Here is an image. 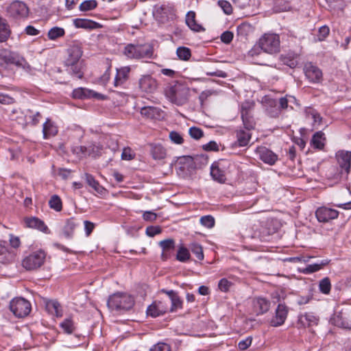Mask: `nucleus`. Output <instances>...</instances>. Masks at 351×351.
I'll use <instances>...</instances> for the list:
<instances>
[{"mask_svg": "<svg viewBox=\"0 0 351 351\" xmlns=\"http://www.w3.org/2000/svg\"><path fill=\"white\" fill-rule=\"evenodd\" d=\"M67 58L64 61L65 71L71 76L82 79L84 77L82 45L74 42L67 49Z\"/></svg>", "mask_w": 351, "mask_h": 351, "instance_id": "f257e3e1", "label": "nucleus"}, {"mask_svg": "<svg viewBox=\"0 0 351 351\" xmlns=\"http://www.w3.org/2000/svg\"><path fill=\"white\" fill-rule=\"evenodd\" d=\"M123 54L130 59H152L154 58V47L149 43L134 42L124 47Z\"/></svg>", "mask_w": 351, "mask_h": 351, "instance_id": "f03ea898", "label": "nucleus"}, {"mask_svg": "<svg viewBox=\"0 0 351 351\" xmlns=\"http://www.w3.org/2000/svg\"><path fill=\"white\" fill-rule=\"evenodd\" d=\"M165 93L171 103L182 106L188 101L189 88L184 84L176 82L174 84L167 86Z\"/></svg>", "mask_w": 351, "mask_h": 351, "instance_id": "7ed1b4c3", "label": "nucleus"}, {"mask_svg": "<svg viewBox=\"0 0 351 351\" xmlns=\"http://www.w3.org/2000/svg\"><path fill=\"white\" fill-rule=\"evenodd\" d=\"M134 304V298L127 293H117L110 295L108 300L107 305L109 308L117 311H128Z\"/></svg>", "mask_w": 351, "mask_h": 351, "instance_id": "20e7f679", "label": "nucleus"}, {"mask_svg": "<svg viewBox=\"0 0 351 351\" xmlns=\"http://www.w3.org/2000/svg\"><path fill=\"white\" fill-rule=\"evenodd\" d=\"M202 160V164L207 162V156L202 155H196L193 157L191 156H183L178 158V169L182 173L187 174L190 173L193 170L201 168V165H198V160Z\"/></svg>", "mask_w": 351, "mask_h": 351, "instance_id": "39448f33", "label": "nucleus"}, {"mask_svg": "<svg viewBox=\"0 0 351 351\" xmlns=\"http://www.w3.org/2000/svg\"><path fill=\"white\" fill-rule=\"evenodd\" d=\"M280 37L276 34H265L258 40L260 48L269 54L280 51Z\"/></svg>", "mask_w": 351, "mask_h": 351, "instance_id": "423d86ee", "label": "nucleus"}, {"mask_svg": "<svg viewBox=\"0 0 351 351\" xmlns=\"http://www.w3.org/2000/svg\"><path fill=\"white\" fill-rule=\"evenodd\" d=\"M29 12V8L21 1H14L6 8L7 16L14 21L25 19Z\"/></svg>", "mask_w": 351, "mask_h": 351, "instance_id": "0eeeda50", "label": "nucleus"}, {"mask_svg": "<svg viewBox=\"0 0 351 351\" xmlns=\"http://www.w3.org/2000/svg\"><path fill=\"white\" fill-rule=\"evenodd\" d=\"M31 304L23 298H16L11 300L10 309L17 317H24L31 311Z\"/></svg>", "mask_w": 351, "mask_h": 351, "instance_id": "6e6552de", "label": "nucleus"}, {"mask_svg": "<svg viewBox=\"0 0 351 351\" xmlns=\"http://www.w3.org/2000/svg\"><path fill=\"white\" fill-rule=\"evenodd\" d=\"M341 178H347L351 169V152L339 151L336 154Z\"/></svg>", "mask_w": 351, "mask_h": 351, "instance_id": "1a4fd4ad", "label": "nucleus"}, {"mask_svg": "<svg viewBox=\"0 0 351 351\" xmlns=\"http://www.w3.org/2000/svg\"><path fill=\"white\" fill-rule=\"evenodd\" d=\"M44 251L39 250L30 254L23 260V266L27 270H34L43 265L45 259Z\"/></svg>", "mask_w": 351, "mask_h": 351, "instance_id": "9d476101", "label": "nucleus"}, {"mask_svg": "<svg viewBox=\"0 0 351 351\" xmlns=\"http://www.w3.org/2000/svg\"><path fill=\"white\" fill-rule=\"evenodd\" d=\"M0 60L6 64H12L16 66H22L23 62L26 63L25 59L19 53L4 48L0 49Z\"/></svg>", "mask_w": 351, "mask_h": 351, "instance_id": "9b49d317", "label": "nucleus"}, {"mask_svg": "<svg viewBox=\"0 0 351 351\" xmlns=\"http://www.w3.org/2000/svg\"><path fill=\"white\" fill-rule=\"evenodd\" d=\"M288 313V307L285 304H279L275 311V315L270 320V325L273 327L282 326L287 319Z\"/></svg>", "mask_w": 351, "mask_h": 351, "instance_id": "f8f14e48", "label": "nucleus"}, {"mask_svg": "<svg viewBox=\"0 0 351 351\" xmlns=\"http://www.w3.org/2000/svg\"><path fill=\"white\" fill-rule=\"evenodd\" d=\"M315 216L319 222L326 223L330 220L337 219L339 216V211L322 206L317 209Z\"/></svg>", "mask_w": 351, "mask_h": 351, "instance_id": "ddd939ff", "label": "nucleus"}, {"mask_svg": "<svg viewBox=\"0 0 351 351\" xmlns=\"http://www.w3.org/2000/svg\"><path fill=\"white\" fill-rule=\"evenodd\" d=\"M330 322L331 324L339 328L351 329V324L348 321L346 314L342 311L335 310L330 317Z\"/></svg>", "mask_w": 351, "mask_h": 351, "instance_id": "4468645a", "label": "nucleus"}, {"mask_svg": "<svg viewBox=\"0 0 351 351\" xmlns=\"http://www.w3.org/2000/svg\"><path fill=\"white\" fill-rule=\"evenodd\" d=\"M72 97L74 99H88V98H96L98 99H104L105 96L96 93L92 90L86 88H77L73 90L72 93Z\"/></svg>", "mask_w": 351, "mask_h": 351, "instance_id": "2eb2a0df", "label": "nucleus"}, {"mask_svg": "<svg viewBox=\"0 0 351 351\" xmlns=\"http://www.w3.org/2000/svg\"><path fill=\"white\" fill-rule=\"evenodd\" d=\"M138 84L141 90L147 93H153L158 87L156 80L150 75H143Z\"/></svg>", "mask_w": 351, "mask_h": 351, "instance_id": "dca6fc26", "label": "nucleus"}, {"mask_svg": "<svg viewBox=\"0 0 351 351\" xmlns=\"http://www.w3.org/2000/svg\"><path fill=\"white\" fill-rule=\"evenodd\" d=\"M304 71L306 77L311 82L317 83L322 79V71L311 62H308L304 65Z\"/></svg>", "mask_w": 351, "mask_h": 351, "instance_id": "f3484780", "label": "nucleus"}, {"mask_svg": "<svg viewBox=\"0 0 351 351\" xmlns=\"http://www.w3.org/2000/svg\"><path fill=\"white\" fill-rule=\"evenodd\" d=\"M259 158L265 163L273 165L278 160V156L265 147H258L256 150Z\"/></svg>", "mask_w": 351, "mask_h": 351, "instance_id": "a211bd4d", "label": "nucleus"}, {"mask_svg": "<svg viewBox=\"0 0 351 351\" xmlns=\"http://www.w3.org/2000/svg\"><path fill=\"white\" fill-rule=\"evenodd\" d=\"M319 317L313 313H305L298 316V324L302 327L316 326L319 322Z\"/></svg>", "mask_w": 351, "mask_h": 351, "instance_id": "6ab92c4d", "label": "nucleus"}, {"mask_svg": "<svg viewBox=\"0 0 351 351\" xmlns=\"http://www.w3.org/2000/svg\"><path fill=\"white\" fill-rule=\"evenodd\" d=\"M159 245L162 250L161 258L163 261H167L171 256L174 252L176 247L175 241L172 239H165L160 241Z\"/></svg>", "mask_w": 351, "mask_h": 351, "instance_id": "aec40b11", "label": "nucleus"}, {"mask_svg": "<svg viewBox=\"0 0 351 351\" xmlns=\"http://www.w3.org/2000/svg\"><path fill=\"white\" fill-rule=\"evenodd\" d=\"M270 301L264 298H256L253 300L254 311L257 315L267 313L270 308Z\"/></svg>", "mask_w": 351, "mask_h": 351, "instance_id": "412c9836", "label": "nucleus"}, {"mask_svg": "<svg viewBox=\"0 0 351 351\" xmlns=\"http://www.w3.org/2000/svg\"><path fill=\"white\" fill-rule=\"evenodd\" d=\"M167 311V307L163 305L160 301H155L147 307V315L152 317H156L165 314Z\"/></svg>", "mask_w": 351, "mask_h": 351, "instance_id": "4be33fe9", "label": "nucleus"}, {"mask_svg": "<svg viewBox=\"0 0 351 351\" xmlns=\"http://www.w3.org/2000/svg\"><path fill=\"white\" fill-rule=\"evenodd\" d=\"M130 71V68L129 66H123L117 69L114 80V86L115 87L123 86L129 79Z\"/></svg>", "mask_w": 351, "mask_h": 351, "instance_id": "5701e85b", "label": "nucleus"}, {"mask_svg": "<svg viewBox=\"0 0 351 351\" xmlns=\"http://www.w3.org/2000/svg\"><path fill=\"white\" fill-rule=\"evenodd\" d=\"M95 146L94 145L88 147L75 145L71 147L72 153L78 158L81 159L87 156H93Z\"/></svg>", "mask_w": 351, "mask_h": 351, "instance_id": "b1692460", "label": "nucleus"}, {"mask_svg": "<svg viewBox=\"0 0 351 351\" xmlns=\"http://www.w3.org/2000/svg\"><path fill=\"white\" fill-rule=\"evenodd\" d=\"M58 127L51 119L47 118L43 125V134L45 139H48L58 134Z\"/></svg>", "mask_w": 351, "mask_h": 351, "instance_id": "393cba45", "label": "nucleus"}, {"mask_svg": "<svg viewBox=\"0 0 351 351\" xmlns=\"http://www.w3.org/2000/svg\"><path fill=\"white\" fill-rule=\"evenodd\" d=\"M73 24L77 28L86 29H95L101 27L99 23L87 19H75L73 20Z\"/></svg>", "mask_w": 351, "mask_h": 351, "instance_id": "a878e982", "label": "nucleus"}, {"mask_svg": "<svg viewBox=\"0 0 351 351\" xmlns=\"http://www.w3.org/2000/svg\"><path fill=\"white\" fill-rule=\"evenodd\" d=\"M162 113V111L160 109L154 106H145L141 110L142 116L151 119H160Z\"/></svg>", "mask_w": 351, "mask_h": 351, "instance_id": "bb28decb", "label": "nucleus"}, {"mask_svg": "<svg viewBox=\"0 0 351 351\" xmlns=\"http://www.w3.org/2000/svg\"><path fill=\"white\" fill-rule=\"evenodd\" d=\"M25 223L27 227L38 229V230L45 233L49 230L44 221L36 217L26 218L25 219Z\"/></svg>", "mask_w": 351, "mask_h": 351, "instance_id": "cd10ccee", "label": "nucleus"}, {"mask_svg": "<svg viewBox=\"0 0 351 351\" xmlns=\"http://www.w3.org/2000/svg\"><path fill=\"white\" fill-rule=\"evenodd\" d=\"M150 154L154 160H162L166 157V149L160 143H150Z\"/></svg>", "mask_w": 351, "mask_h": 351, "instance_id": "c85d7f7f", "label": "nucleus"}, {"mask_svg": "<svg viewBox=\"0 0 351 351\" xmlns=\"http://www.w3.org/2000/svg\"><path fill=\"white\" fill-rule=\"evenodd\" d=\"M195 12L193 11H189L186 15V24L187 26L194 32L204 31V28L199 24H198L195 20Z\"/></svg>", "mask_w": 351, "mask_h": 351, "instance_id": "c756f323", "label": "nucleus"}, {"mask_svg": "<svg viewBox=\"0 0 351 351\" xmlns=\"http://www.w3.org/2000/svg\"><path fill=\"white\" fill-rule=\"evenodd\" d=\"M241 114L245 130L250 131L254 129L255 122L253 118L250 115L247 108L242 106Z\"/></svg>", "mask_w": 351, "mask_h": 351, "instance_id": "7c9ffc66", "label": "nucleus"}, {"mask_svg": "<svg viewBox=\"0 0 351 351\" xmlns=\"http://www.w3.org/2000/svg\"><path fill=\"white\" fill-rule=\"evenodd\" d=\"M210 175L213 179L219 183H224L226 178L224 171L219 167V163L215 162L210 167Z\"/></svg>", "mask_w": 351, "mask_h": 351, "instance_id": "2f4dec72", "label": "nucleus"}, {"mask_svg": "<svg viewBox=\"0 0 351 351\" xmlns=\"http://www.w3.org/2000/svg\"><path fill=\"white\" fill-rule=\"evenodd\" d=\"M45 308L49 313L56 317L62 315V311L60 304L55 300H47L45 302Z\"/></svg>", "mask_w": 351, "mask_h": 351, "instance_id": "473e14b6", "label": "nucleus"}, {"mask_svg": "<svg viewBox=\"0 0 351 351\" xmlns=\"http://www.w3.org/2000/svg\"><path fill=\"white\" fill-rule=\"evenodd\" d=\"M10 25L5 19L0 16V43H4L8 40L11 35Z\"/></svg>", "mask_w": 351, "mask_h": 351, "instance_id": "72a5a7b5", "label": "nucleus"}, {"mask_svg": "<svg viewBox=\"0 0 351 351\" xmlns=\"http://www.w3.org/2000/svg\"><path fill=\"white\" fill-rule=\"evenodd\" d=\"M237 143L238 146L244 147L248 145L251 138V134L250 131L240 128L237 130Z\"/></svg>", "mask_w": 351, "mask_h": 351, "instance_id": "f704fd0d", "label": "nucleus"}, {"mask_svg": "<svg viewBox=\"0 0 351 351\" xmlns=\"http://www.w3.org/2000/svg\"><path fill=\"white\" fill-rule=\"evenodd\" d=\"M325 140L324 133L319 131L313 134L311 141V145L313 148L321 150L324 147Z\"/></svg>", "mask_w": 351, "mask_h": 351, "instance_id": "c9c22d12", "label": "nucleus"}, {"mask_svg": "<svg viewBox=\"0 0 351 351\" xmlns=\"http://www.w3.org/2000/svg\"><path fill=\"white\" fill-rule=\"evenodd\" d=\"M85 179L87 184L92 187L97 193L103 194L105 189L100 185L99 182L96 180L93 176L90 173H85Z\"/></svg>", "mask_w": 351, "mask_h": 351, "instance_id": "e433bc0d", "label": "nucleus"}, {"mask_svg": "<svg viewBox=\"0 0 351 351\" xmlns=\"http://www.w3.org/2000/svg\"><path fill=\"white\" fill-rule=\"evenodd\" d=\"M329 261L327 259L322 260L319 263L310 264L306 265V267L304 269L303 272L306 274H310L317 271L322 269L324 266L327 265L329 263Z\"/></svg>", "mask_w": 351, "mask_h": 351, "instance_id": "4c0bfd02", "label": "nucleus"}, {"mask_svg": "<svg viewBox=\"0 0 351 351\" xmlns=\"http://www.w3.org/2000/svg\"><path fill=\"white\" fill-rule=\"evenodd\" d=\"M49 207L57 211L60 212L62 209V202L60 197L57 195H53L49 201Z\"/></svg>", "mask_w": 351, "mask_h": 351, "instance_id": "58836bf2", "label": "nucleus"}, {"mask_svg": "<svg viewBox=\"0 0 351 351\" xmlns=\"http://www.w3.org/2000/svg\"><path fill=\"white\" fill-rule=\"evenodd\" d=\"M65 34L63 28L59 27H53L51 28L47 34L49 40H54L58 38L62 37Z\"/></svg>", "mask_w": 351, "mask_h": 351, "instance_id": "ea45409f", "label": "nucleus"}, {"mask_svg": "<svg viewBox=\"0 0 351 351\" xmlns=\"http://www.w3.org/2000/svg\"><path fill=\"white\" fill-rule=\"evenodd\" d=\"M274 8L276 12H286L291 10V5L285 0H276Z\"/></svg>", "mask_w": 351, "mask_h": 351, "instance_id": "a19ab883", "label": "nucleus"}, {"mask_svg": "<svg viewBox=\"0 0 351 351\" xmlns=\"http://www.w3.org/2000/svg\"><path fill=\"white\" fill-rule=\"evenodd\" d=\"M319 291L324 294L328 295L331 290V282L328 277H325L319 282Z\"/></svg>", "mask_w": 351, "mask_h": 351, "instance_id": "79ce46f5", "label": "nucleus"}, {"mask_svg": "<svg viewBox=\"0 0 351 351\" xmlns=\"http://www.w3.org/2000/svg\"><path fill=\"white\" fill-rule=\"evenodd\" d=\"M176 54L180 60L187 61L191 56V51L188 47H179L177 48Z\"/></svg>", "mask_w": 351, "mask_h": 351, "instance_id": "37998d69", "label": "nucleus"}, {"mask_svg": "<svg viewBox=\"0 0 351 351\" xmlns=\"http://www.w3.org/2000/svg\"><path fill=\"white\" fill-rule=\"evenodd\" d=\"M190 250L195 255L199 261H202L204 258L203 248L201 245L197 243H193L189 245Z\"/></svg>", "mask_w": 351, "mask_h": 351, "instance_id": "c03bdc74", "label": "nucleus"}, {"mask_svg": "<svg viewBox=\"0 0 351 351\" xmlns=\"http://www.w3.org/2000/svg\"><path fill=\"white\" fill-rule=\"evenodd\" d=\"M268 104L270 106V108L267 109L268 114L273 118L278 117L280 113V110L276 107L277 101L275 99H269Z\"/></svg>", "mask_w": 351, "mask_h": 351, "instance_id": "a18cd8bd", "label": "nucleus"}, {"mask_svg": "<svg viewBox=\"0 0 351 351\" xmlns=\"http://www.w3.org/2000/svg\"><path fill=\"white\" fill-rule=\"evenodd\" d=\"M75 227L76 223L73 218L67 219L64 227V234L65 236L66 237H71Z\"/></svg>", "mask_w": 351, "mask_h": 351, "instance_id": "49530a36", "label": "nucleus"}, {"mask_svg": "<svg viewBox=\"0 0 351 351\" xmlns=\"http://www.w3.org/2000/svg\"><path fill=\"white\" fill-rule=\"evenodd\" d=\"M190 258V253L189 250L184 247L181 246L178 250L176 259L180 262H186L189 261Z\"/></svg>", "mask_w": 351, "mask_h": 351, "instance_id": "de8ad7c7", "label": "nucleus"}, {"mask_svg": "<svg viewBox=\"0 0 351 351\" xmlns=\"http://www.w3.org/2000/svg\"><path fill=\"white\" fill-rule=\"evenodd\" d=\"M97 6L96 0H86L80 5L79 9L80 11L86 12L94 10Z\"/></svg>", "mask_w": 351, "mask_h": 351, "instance_id": "09e8293b", "label": "nucleus"}, {"mask_svg": "<svg viewBox=\"0 0 351 351\" xmlns=\"http://www.w3.org/2000/svg\"><path fill=\"white\" fill-rule=\"evenodd\" d=\"M61 328L68 334L72 333L75 330V326L73 320L70 318L65 319L61 324Z\"/></svg>", "mask_w": 351, "mask_h": 351, "instance_id": "8fccbe9b", "label": "nucleus"}, {"mask_svg": "<svg viewBox=\"0 0 351 351\" xmlns=\"http://www.w3.org/2000/svg\"><path fill=\"white\" fill-rule=\"evenodd\" d=\"M189 134L192 138L199 140L204 136V132L201 128L193 126L189 128Z\"/></svg>", "mask_w": 351, "mask_h": 351, "instance_id": "3c124183", "label": "nucleus"}, {"mask_svg": "<svg viewBox=\"0 0 351 351\" xmlns=\"http://www.w3.org/2000/svg\"><path fill=\"white\" fill-rule=\"evenodd\" d=\"M200 223L202 226L211 228L215 226V219L211 215H205L200 218Z\"/></svg>", "mask_w": 351, "mask_h": 351, "instance_id": "603ef678", "label": "nucleus"}, {"mask_svg": "<svg viewBox=\"0 0 351 351\" xmlns=\"http://www.w3.org/2000/svg\"><path fill=\"white\" fill-rule=\"evenodd\" d=\"M171 306L170 308L171 312H176L178 309L182 308V300L177 295L176 297L171 298Z\"/></svg>", "mask_w": 351, "mask_h": 351, "instance_id": "864d4df0", "label": "nucleus"}, {"mask_svg": "<svg viewBox=\"0 0 351 351\" xmlns=\"http://www.w3.org/2000/svg\"><path fill=\"white\" fill-rule=\"evenodd\" d=\"M9 255L5 241H0V262L3 263Z\"/></svg>", "mask_w": 351, "mask_h": 351, "instance_id": "5fc2aeb1", "label": "nucleus"}, {"mask_svg": "<svg viewBox=\"0 0 351 351\" xmlns=\"http://www.w3.org/2000/svg\"><path fill=\"white\" fill-rule=\"evenodd\" d=\"M149 351H171V346L164 342H158L149 348Z\"/></svg>", "mask_w": 351, "mask_h": 351, "instance_id": "6e6d98bb", "label": "nucleus"}, {"mask_svg": "<svg viewBox=\"0 0 351 351\" xmlns=\"http://www.w3.org/2000/svg\"><path fill=\"white\" fill-rule=\"evenodd\" d=\"M162 228L159 226H150L147 227L145 233L149 237H154L156 234L161 233Z\"/></svg>", "mask_w": 351, "mask_h": 351, "instance_id": "4d7b16f0", "label": "nucleus"}, {"mask_svg": "<svg viewBox=\"0 0 351 351\" xmlns=\"http://www.w3.org/2000/svg\"><path fill=\"white\" fill-rule=\"evenodd\" d=\"M169 136L171 142L175 144L181 145L184 142L182 135L176 131H171Z\"/></svg>", "mask_w": 351, "mask_h": 351, "instance_id": "13d9d810", "label": "nucleus"}, {"mask_svg": "<svg viewBox=\"0 0 351 351\" xmlns=\"http://www.w3.org/2000/svg\"><path fill=\"white\" fill-rule=\"evenodd\" d=\"M218 5L223 10L226 14H232V7L229 1L225 0H219L218 1Z\"/></svg>", "mask_w": 351, "mask_h": 351, "instance_id": "bf43d9fd", "label": "nucleus"}, {"mask_svg": "<svg viewBox=\"0 0 351 351\" xmlns=\"http://www.w3.org/2000/svg\"><path fill=\"white\" fill-rule=\"evenodd\" d=\"M232 285V282L226 278H222L219 282L218 287L221 291L228 292Z\"/></svg>", "mask_w": 351, "mask_h": 351, "instance_id": "052dcab7", "label": "nucleus"}, {"mask_svg": "<svg viewBox=\"0 0 351 351\" xmlns=\"http://www.w3.org/2000/svg\"><path fill=\"white\" fill-rule=\"evenodd\" d=\"M134 154L132 153L130 147H125L121 154V159L125 160H130L134 158Z\"/></svg>", "mask_w": 351, "mask_h": 351, "instance_id": "680f3d73", "label": "nucleus"}, {"mask_svg": "<svg viewBox=\"0 0 351 351\" xmlns=\"http://www.w3.org/2000/svg\"><path fill=\"white\" fill-rule=\"evenodd\" d=\"M234 35L232 32L226 31L221 35V40L225 44H229L233 39Z\"/></svg>", "mask_w": 351, "mask_h": 351, "instance_id": "e2e57ef3", "label": "nucleus"}, {"mask_svg": "<svg viewBox=\"0 0 351 351\" xmlns=\"http://www.w3.org/2000/svg\"><path fill=\"white\" fill-rule=\"evenodd\" d=\"M252 341V337H248L245 339L240 341L238 343V347L241 350H245L250 346Z\"/></svg>", "mask_w": 351, "mask_h": 351, "instance_id": "0e129e2a", "label": "nucleus"}, {"mask_svg": "<svg viewBox=\"0 0 351 351\" xmlns=\"http://www.w3.org/2000/svg\"><path fill=\"white\" fill-rule=\"evenodd\" d=\"M329 27L326 25L322 26L319 29L318 39L319 40H324L326 36L329 34Z\"/></svg>", "mask_w": 351, "mask_h": 351, "instance_id": "69168bd1", "label": "nucleus"}, {"mask_svg": "<svg viewBox=\"0 0 351 351\" xmlns=\"http://www.w3.org/2000/svg\"><path fill=\"white\" fill-rule=\"evenodd\" d=\"M202 148L204 150L209 152V151H218L219 146L215 141H211L209 143L203 145Z\"/></svg>", "mask_w": 351, "mask_h": 351, "instance_id": "338daca9", "label": "nucleus"}, {"mask_svg": "<svg viewBox=\"0 0 351 351\" xmlns=\"http://www.w3.org/2000/svg\"><path fill=\"white\" fill-rule=\"evenodd\" d=\"M157 214L152 211H145L143 214V219L147 221H154L156 220Z\"/></svg>", "mask_w": 351, "mask_h": 351, "instance_id": "774afa93", "label": "nucleus"}]
</instances>
